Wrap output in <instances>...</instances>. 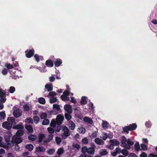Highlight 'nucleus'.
<instances>
[{
  "label": "nucleus",
  "mask_w": 157,
  "mask_h": 157,
  "mask_svg": "<svg viewBox=\"0 0 157 157\" xmlns=\"http://www.w3.org/2000/svg\"><path fill=\"white\" fill-rule=\"evenodd\" d=\"M55 80V77L53 76H50L49 78V81L50 82H53Z\"/></svg>",
  "instance_id": "obj_61"
},
{
  "label": "nucleus",
  "mask_w": 157,
  "mask_h": 157,
  "mask_svg": "<svg viewBox=\"0 0 157 157\" xmlns=\"http://www.w3.org/2000/svg\"><path fill=\"white\" fill-rule=\"evenodd\" d=\"M36 150L38 153L44 152L45 151V148L42 147H38L36 148Z\"/></svg>",
  "instance_id": "obj_15"
},
{
  "label": "nucleus",
  "mask_w": 157,
  "mask_h": 157,
  "mask_svg": "<svg viewBox=\"0 0 157 157\" xmlns=\"http://www.w3.org/2000/svg\"><path fill=\"white\" fill-rule=\"evenodd\" d=\"M15 91V88L13 86H11L9 90V92L11 93H13Z\"/></svg>",
  "instance_id": "obj_52"
},
{
  "label": "nucleus",
  "mask_w": 157,
  "mask_h": 157,
  "mask_svg": "<svg viewBox=\"0 0 157 157\" xmlns=\"http://www.w3.org/2000/svg\"><path fill=\"white\" fill-rule=\"evenodd\" d=\"M6 117L5 113L3 112H0V120L4 119Z\"/></svg>",
  "instance_id": "obj_29"
},
{
  "label": "nucleus",
  "mask_w": 157,
  "mask_h": 157,
  "mask_svg": "<svg viewBox=\"0 0 157 157\" xmlns=\"http://www.w3.org/2000/svg\"><path fill=\"white\" fill-rule=\"evenodd\" d=\"M36 138V136L32 134L29 135L28 136L29 139L32 141H34L35 140Z\"/></svg>",
  "instance_id": "obj_26"
},
{
  "label": "nucleus",
  "mask_w": 157,
  "mask_h": 157,
  "mask_svg": "<svg viewBox=\"0 0 157 157\" xmlns=\"http://www.w3.org/2000/svg\"><path fill=\"white\" fill-rule=\"evenodd\" d=\"M7 73V70L6 68H4L2 71V73L4 75H6Z\"/></svg>",
  "instance_id": "obj_60"
},
{
  "label": "nucleus",
  "mask_w": 157,
  "mask_h": 157,
  "mask_svg": "<svg viewBox=\"0 0 157 157\" xmlns=\"http://www.w3.org/2000/svg\"><path fill=\"white\" fill-rule=\"evenodd\" d=\"M61 99L64 101H68L70 99L69 97H67V96L63 95H62L61 96Z\"/></svg>",
  "instance_id": "obj_30"
},
{
  "label": "nucleus",
  "mask_w": 157,
  "mask_h": 157,
  "mask_svg": "<svg viewBox=\"0 0 157 157\" xmlns=\"http://www.w3.org/2000/svg\"><path fill=\"white\" fill-rule=\"evenodd\" d=\"M23 126L21 124H18L14 126L13 127V129L18 130L23 129Z\"/></svg>",
  "instance_id": "obj_23"
},
{
  "label": "nucleus",
  "mask_w": 157,
  "mask_h": 157,
  "mask_svg": "<svg viewBox=\"0 0 157 157\" xmlns=\"http://www.w3.org/2000/svg\"><path fill=\"white\" fill-rule=\"evenodd\" d=\"M71 113H68L65 114V117L68 120H70L71 118V117L70 115Z\"/></svg>",
  "instance_id": "obj_33"
},
{
  "label": "nucleus",
  "mask_w": 157,
  "mask_h": 157,
  "mask_svg": "<svg viewBox=\"0 0 157 157\" xmlns=\"http://www.w3.org/2000/svg\"><path fill=\"white\" fill-rule=\"evenodd\" d=\"M6 92L2 89H0V97H4L6 95Z\"/></svg>",
  "instance_id": "obj_34"
},
{
  "label": "nucleus",
  "mask_w": 157,
  "mask_h": 157,
  "mask_svg": "<svg viewBox=\"0 0 157 157\" xmlns=\"http://www.w3.org/2000/svg\"><path fill=\"white\" fill-rule=\"evenodd\" d=\"M53 136V135L52 134H50L49 135L48 138V141H50L52 139Z\"/></svg>",
  "instance_id": "obj_63"
},
{
  "label": "nucleus",
  "mask_w": 157,
  "mask_h": 157,
  "mask_svg": "<svg viewBox=\"0 0 157 157\" xmlns=\"http://www.w3.org/2000/svg\"><path fill=\"white\" fill-rule=\"evenodd\" d=\"M100 154L101 155H105L108 154V152L106 149H102L101 150Z\"/></svg>",
  "instance_id": "obj_27"
},
{
  "label": "nucleus",
  "mask_w": 157,
  "mask_h": 157,
  "mask_svg": "<svg viewBox=\"0 0 157 157\" xmlns=\"http://www.w3.org/2000/svg\"><path fill=\"white\" fill-rule=\"evenodd\" d=\"M64 117L61 115H58L56 117V120L53 119L52 120L50 124V126L54 128H56V131L59 132L61 129L60 125L63 120Z\"/></svg>",
  "instance_id": "obj_1"
},
{
  "label": "nucleus",
  "mask_w": 157,
  "mask_h": 157,
  "mask_svg": "<svg viewBox=\"0 0 157 157\" xmlns=\"http://www.w3.org/2000/svg\"><path fill=\"white\" fill-rule=\"evenodd\" d=\"M102 126L104 129H106L108 128V124L107 122L106 121H103Z\"/></svg>",
  "instance_id": "obj_41"
},
{
  "label": "nucleus",
  "mask_w": 157,
  "mask_h": 157,
  "mask_svg": "<svg viewBox=\"0 0 157 157\" xmlns=\"http://www.w3.org/2000/svg\"><path fill=\"white\" fill-rule=\"evenodd\" d=\"M13 115L14 116L17 118L20 117L22 114L21 111L18 109L16 107H14L13 108Z\"/></svg>",
  "instance_id": "obj_4"
},
{
  "label": "nucleus",
  "mask_w": 157,
  "mask_h": 157,
  "mask_svg": "<svg viewBox=\"0 0 157 157\" xmlns=\"http://www.w3.org/2000/svg\"><path fill=\"white\" fill-rule=\"evenodd\" d=\"M141 148L140 150H145L147 149V146L144 144H141L140 145Z\"/></svg>",
  "instance_id": "obj_47"
},
{
  "label": "nucleus",
  "mask_w": 157,
  "mask_h": 157,
  "mask_svg": "<svg viewBox=\"0 0 157 157\" xmlns=\"http://www.w3.org/2000/svg\"><path fill=\"white\" fill-rule=\"evenodd\" d=\"M78 131L80 133L82 134H84L86 132V129L83 127H80L78 128Z\"/></svg>",
  "instance_id": "obj_21"
},
{
  "label": "nucleus",
  "mask_w": 157,
  "mask_h": 157,
  "mask_svg": "<svg viewBox=\"0 0 157 157\" xmlns=\"http://www.w3.org/2000/svg\"><path fill=\"white\" fill-rule=\"evenodd\" d=\"M68 125L70 129L71 130H74L75 126L74 123L71 121H69Z\"/></svg>",
  "instance_id": "obj_14"
},
{
  "label": "nucleus",
  "mask_w": 157,
  "mask_h": 157,
  "mask_svg": "<svg viewBox=\"0 0 157 157\" xmlns=\"http://www.w3.org/2000/svg\"><path fill=\"white\" fill-rule=\"evenodd\" d=\"M81 151L83 154H86L87 152L89 154L93 155L95 152V148L92 147L87 148L86 146H84L82 148Z\"/></svg>",
  "instance_id": "obj_2"
},
{
  "label": "nucleus",
  "mask_w": 157,
  "mask_h": 157,
  "mask_svg": "<svg viewBox=\"0 0 157 157\" xmlns=\"http://www.w3.org/2000/svg\"><path fill=\"white\" fill-rule=\"evenodd\" d=\"M83 120L86 123L90 124H92L93 122L92 119L88 117H85L83 118Z\"/></svg>",
  "instance_id": "obj_16"
},
{
  "label": "nucleus",
  "mask_w": 157,
  "mask_h": 157,
  "mask_svg": "<svg viewBox=\"0 0 157 157\" xmlns=\"http://www.w3.org/2000/svg\"><path fill=\"white\" fill-rule=\"evenodd\" d=\"M22 139L21 137L17 135H14L12 140V143L16 144H19L21 143L22 141Z\"/></svg>",
  "instance_id": "obj_3"
},
{
  "label": "nucleus",
  "mask_w": 157,
  "mask_h": 157,
  "mask_svg": "<svg viewBox=\"0 0 157 157\" xmlns=\"http://www.w3.org/2000/svg\"><path fill=\"white\" fill-rule=\"evenodd\" d=\"M116 152L117 154H120L121 152V150L120 148L117 147L115 149Z\"/></svg>",
  "instance_id": "obj_55"
},
{
  "label": "nucleus",
  "mask_w": 157,
  "mask_h": 157,
  "mask_svg": "<svg viewBox=\"0 0 157 157\" xmlns=\"http://www.w3.org/2000/svg\"><path fill=\"white\" fill-rule=\"evenodd\" d=\"M110 145L112 146H116L120 144L119 142L115 140H109Z\"/></svg>",
  "instance_id": "obj_12"
},
{
  "label": "nucleus",
  "mask_w": 157,
  "mask_h": 157,
  "mask_svg": "<svg viewBox=\"0 0 157 157\" xmlns=\"http://www.w3.org/2000/svg\"><path fill=\"white\" fill-rule=\"evenodd\" d=\"M26 147L29 150L31 151L33 149V146L32 144H29L26 145Z\"/></svg>",
  "instance_id": "obj_36"
},
{
  "label": "nucleus",
  "mask_w": 157,
  "mask_h": 157,
  "mask_svg": "<svg viewBox=\"0 0 157 157\" xmlns=\"http://www.w3.org/2000/svg\"><path fill=\"white\" fill-rule=\"evenodd\" d=\"M45 87L47 89L48 91H50L52 90V86L51 84H46L45 86Z\"/></svg>",
  "instance_id": "obj_18"
},
{
  "label": "nucleus",
  "mask_w": 157,
  "mask_h": 157,
  "mask_svg": "<svg viewBox=\"0 0 157 157\" xmlns=\"http://www.w3.org/2000/svg\"><path fill=\"white\" fill-rule=\"evenodd\" d=\"M126 143L127 144H128V145H127V146H129V147H130L131 146H132L134 144L133 142L130 139H128L127 140Z\"/></svg>",
  "instance_id": "obj_28"
},
{
  "label": "nucleus",
  "mask_w": 157,
  "mask_h": 157,
  "mask_svg": "<svg viewBox=\"0 0 157 157\" xmlns=\"http://www.w3.org/2000/svg\"><path fill=\"white\" fill-rule=\"evenodd\" d=\"M137 126V125L135 124H132L130 125L129 126V130L131 131L135 130Z\"/></svg>",
  "instance_id": "obj_24"
},
{
  "label": "nucleus",
  "mask_w": 157,
  "mask_h": 157,
  "mask_svg": "<svg viewBox=\"0 0 157 157\" xmlns=\"http://www.w3.org/2000/svg\"><path fill=\"white\" fill-rule=\"evenodd\" d=\"M82 142L83 144H87L88 143V139L86 137H85L82 140Z\"/></svg>",
  "instance_id": "obj_42"
},
{
  "label": "nucleus",
  "mask_w": 157,
  "mask_h": 157,
  "mask_svg": "<svg viewBox=\"0 0 157 157\" xmlns=\"http://www.w3.org/2000/svg\"><path fill=\"white\" fill-rule=\"evenodd\" d=\"M147 154L144 152H143L140 155V157H147Z\"/></svg>",
  "instance_id": "obj_64"
},
{
  "label": "nucleus",
  "mask_w": 157,
  "mask_h": 157,
  "mask_svg": "<svg viewBox=\"0 0 157 157\" xmlns=\"http://www.w3.org/2000/svg\"><path fill=\"white\" fill-rule=\"evenodd\" d=\"M47 114L45 113H43L40 115V117L41 119H44L47 117Z\"/></svg>",
  "instance_id": "obj_50"
},
{
  "label": "nucleus",
  "mask_w": 157,
  "mask_h": 157,
  "mask_svg": "<svg viewBox=\"0 0 157 157\" xmlns=\"http://www.w3.org/2000/svg\"><path fill=\"white\" fill-rule=\"evenodd\" d=\"M56 93L54 91H52L49 93L48 95L47 96L48 97H49V96H51L53 97L54 96L56 95Z\"/></svg>",
  "instance_id": "obj_43"
},
{
  "label": "nucleus",
  "mask_w": 157,
  "mask_h": 157,
  "mask_svg": "<svg viewBox=\"0 0 157 157\" xmlns=\"http://www.w3.org/2000/svg\"><path fill=\"white\" fill-rule=\"evenodd\" d=\"M2 125L3 128L8 130L10 129L12 127V124L7 121L4 122L2 123Z\"/></svg>",
  "instance_id": "obj_7"
},
{
  "label": "nucleus",
  "mask_w": 157,
  "mask_h": 157,
  "mask_svg": "<svg viewBox=\"0 0 157 157\" xmlns=\"http://www.w3.org/2000/svg\"><path fill=\"white\" fill-rule=\"evenodd\" d=\"M123 131L126 132L127 133H128V131L129 130V128L128 127L125 126L123 128Z\"/></svg>",
  "instance_id": "obj_51"
},
{
  "label": "nucleus",
  "mask_w": 157,
  "mask_h": 157,
  "mask_svg": "<svg viewBox=\"0 0 157 157\" xmlns=\"http://www.w3.org/2000/svg\"><path fill=\"white\" fill-rule=\"evenodd\" d=\"M25 121L26 122L33 123V121L32 119L30 117H27L25 119Z\"/></svg>",
  "instance_id": "obj_46"
},
{
  "label": "nucleus",
  "mask_w": 157,
  "mask_h": 157,
  "mask_svg": "<svg viewBox=\"0 0 157 157\" xmlns=\"http://www.w3.org/2000/svg\"><path fill=\"white\" fill-rule=\"evenodd\" d=\"M12 136V134L10 132H8L6 133L5 136L4 138L5 140V141L8 142L10 141V138Z\"/></svg>",
  "instance_id": "obj_11"
},
{
  "label": "nucleus",
  "mask_w": 157,
  "mask_h": 157,
  "mask_svg": "<svg viewBox=\"0 0 157 157\" xmlns=\"http://www.w3.org/2000/svg\"><path fill=\"white\" fill-rule=\"evenodd\" d=\"M122 154L125 156H127L128 155V151L126 149L124 148L121 150Z\"/></svg>",
  "instance_id": "obj_22"
},
{
  "label": "nucleus",
  "mask_w": 157,
  "mask_h": 157,
  "mask_svg": "<svg viewBox=\"0 0 157 157\" xmlns=\"http://www.w3.org/2000/svg\"><path fill=\"white\" fill-rule=\"evenodd\" d=\"M38 101L40 103L42 104H44L45 103V100L43 98H40L39 99Z\"/></svg>",
  "instance_id": "obj_35"
},
{
  "label": "nucleus",
  "mask_w": 157,
  "mask_h": 157,
  "mask_svg": "<svg viewBox=\"0 0 157 157\" xmlns=\"http://www.w3.org/2000/svg\"><path fill=\"white\" fill-rule=\"evenodd\" d=\"M72 147H73L76 148V149L77 150H78L80 148L79 145L77 144H73L72 145Z\"/></svg>",
  "instance_id": "obj_49"
},
{
  "label": "nucleus",
  "mask_w": 157,
  "mask_h": 157,
  "mask_svg": "<svg viewBox=\"0 0 157 157\" xmlns=\"http://www.w3.org/2000/svg\"><path fill=\"white\" fill-rule=\"evenodd\" d=\"M64 152V149L63 148H60L57 151L58 155L59 156L60 155Z\"/></svg>",
  "instance_id": "obj_31"
},
{
  "label": "nucleus",
  "mask_w": 157,
  "mask_h": 157,
  "mask_svg": "<svg viewBox=\"0 0 157 157\" xmlns=\"http://www.w3.org/2000/svg\"><path fill=\"white\" fill-rule=\"evenodd\" d=\"M46 65L48 67H52L53 64L52 61L48 60L46 61Z\"/></svg>",
  "instance_id": "obj_25"
},
{
  "label": "nucleus",
  "mask_w": 157,
  "mask_h": 157,
  "mask_svg": "<svg viewBox=\"0 0 157 157\" xmlns=\"http://www.w3.org/2000/svg\"><path fill=\"white\" fill-rule=\"evenodd\" d=\"M23 108L26 111H28L29 109V108L28 105L27 104H25L23 105Z\"/></svg>",
  "instance_id": "obj_56"
},
{
  "label": "nucleus",
  "mask_w": 157,
  "mask_h": 157,
  "mask_svg": "<svg viewBox=\"0 0 157 157\" xmlns=\"http://www.w3.org/2000/svg\"><path fill=\"white\" fill-rule=\"evenodd\" d=\"M97 131L94 132L91 134V136L93 138H95L97 136Z\"/></svg>",
  "instance_id": "obj_57"
},
{
  "label": "nucleus",
  "mask_w": 157,
  "mask_h": 157,
  "mask_svg": "<svg viewBox=\"0 0 157 157\" xmlns=\"http://www.w3.org/2000/svg\"><path fill=\"white\" fill-rule=\"evenodd\" d=\"M56 141L57 144H59L61 142V139L59 137H56Z\"/></svg>",
  "instance_id": "obj_48"
},
{
  "label": "nucleus",
  "mask_w": 157,
  "mask_h": 157,
  "mask_svg": "<svg viewBox=\"0 0 157 157\" xmlns=\"http://www.w3.org/2000/svg\"><path fill=\"white\" fill-rule=\"evenodd\" d=\"M135 149L137 151L140 150V148L138 142H136L134 145Z\"/></svg>",
  "instance_id": "obj_38"
},
{
  "label": "nucleus",
  "mask_w": 157,
  "mask_h": 157,
  "mask_svg": "<svg viewBox=\"0 0 157 157\" xmlns=\"http://www.w3.org/2000/svg\"><path fill=\"white\" fill-rule=\"evenodd\" d=\"M25 128L28 131V132L30 133L33 132V128L30 125H27L25 126Z\"/></svg>",
  "instance_id": "obj_17"
},
{
  "label": "nucleus",
  "mask_w": 157,
  "mask_h": 157,
  "mask_svg": "<svg viewBox=\"0 0 157 157\" xmlns=\"http://www.w3.org/2000/svg\"><path fill=\"white\" fill-rule=\"evenodd\" d=\"M127 139L124 136H123L122 137L121 139V143L122 144V146L125 148L126 149H130L131 148L129 146H127V144L126 143L127 141Z\"/></svg>",
  "instance_id": "obj_6"
},
{
  "label": "nucleus",
  "mask_w": 157,
  "mask_h": 157,
  "mask_svg": "<svg viewBox=\"0 0 157 157\" xmlns=\"http://www.w3.org/2000/svg\"><path fill=\"white\" fill-rule=\"evenodd\" d=\"M64 109L65 111L69 113H72V107L70 105H65L64 106Z\"/></svg>",
  "instance_id": "obj_10"
},
{
  "label": "nucleus",
  "mask_w": 157,
  "mask_h": 157,
  "mask_svg": "<svg viewBox=\"0 0 157 157\" xmlns=\"http://www.w3.org/2000/svg\"><path fill=\"white\" fill-rule=\"evenodd\" d=\"M1 98L0 99V102L1 103H3L5 102L6 101V99L3 98L4 97H0Z\"/></svg>",
  "instance_id": "obj_62"
},
{
  "label": "nucleus",
  "mask_w": 157,
  "mask_h": 157,
  "mask_svg": "<svg viewBox=\"0 0 157 157\" xmlns=\"http://www.w3.org/2000/svg\"><path fill=\"white\" fill-rule=\"evenodd\" d=\"M24 132L22 129L18 130L16 134V135H17L20 137L23 135Z\"/></svg>",
  "instance_id": "obj_20"
},
{
  "label": "nucleus",
  "mask_w": 157,
  "mask_h": 157,
  "mask_svg": "<svg viewBox=\"0 0 157 157\" xmlns=\"http://www.w3.org/2000/svg\"><path fill=\"white\" fill-rule=\"evenodd\" d=\"M53 108L56 109L58 110L60 109V108L59 105L56 104H55L53 105Z\"/></svg>",
  "instance_id": "obj_59"
},
{
  "label": "nucleus",
  "mask_w": 157,
  "mask_h": 157,
  "mask_svg": "<svg viewBox=\"0 0 157 157\" xmlns=\"http://www.w3.org/2000/svg\"><path fill=\"white\" fill-rule=\"evenodd\" d=\"M62 63V62L59 59H57L56 61L55 62V64L56 66L58 67Z\"/></svg>",
  "instance_id": "obj_44"
},
{
  "label": "nucleus",
  "mask_w": 157,
  "mask_h": 157,
  "mask_svg": "<svg viewBox=\"0 0 157 157\" xmlns=\"http://www.w3.org/2000/svg\"><path fill=\"white\" fill-rule=\"evenodd\" d=\"M108 137V136L106 133H104L103 134L102 137V138L104 140H106Z\"/></svg>",
  "instance_id": "obj_54"
},
{
  "label": "nucleus",
  "mask_w": 157,
  "mask_h": 157,
  "mask_svg": "<svg viewBox=\"0 0 157 157\" xmlns=\"http://www.w3.org/2000/svg\"><path fill=\"white\" fill-rule=\"evenodd\" d=\"M7 121L8 122L10 123L11 124H12V126L15 125L16 124L14 118L13 117H8L7 119Z\"/></svg>",
  "instance_id": "obj_13"
},
{
  "label": "nucleus",
  "mask_w": 157,
  "mask_h": 157,
  "mask_svg": "<svg viewBox=\"0 0 157 157\" xmlns=\"http://www.w3.org/2000/svg\"><path fill=\"white\" fill-rule=\"evenodd\" d=\"M48 132L51 134H52L54 132V130L51 127H48L47 128Z\"/></svg>",
  "instance_id": "obj_53"
},
{
  "label": "nucleus",
  "mask_w": 157,
  "mask_h": 157,
  "mask_svg": "<svg viewBox=\"0 0 157 157\" xmlns=\"http://www.w3.org/2000/svg\"><path fill=\"white\" fill-rule=\"evenodd\" d=\"M33 119H34V121L35 122L36 124L37 123L39 122V118L37 116H34V117Z\"/></svg>",
  "instance_id": "obj_58"
},
{
  "label": "nucleus",
  "mask_w": 157,
  "mask_h": 157,
  "mask_svg": "<svg viewBox=\"0 0 157 157\" xmlns=\"http://www.w3.org/2000/svg\"><path fill=\"white\" fill-rule=\"evenodd\" d=\"M34 52L33 50H27L25 51L26 57L28 58L31 57L34 54Z\"/></svg>",
  "instance_id": "obj_8"
},
{
  "label": "nucleus",
  "mask_w": 157,
  "mask_h": 157,
  "mask_svg": "<svg viewBox=\"0 0 157 157\" xmlns=\"http://www.w3.org/2000/svg\"><path fill=\"white\" fill-rule=\"evenodd\" d=\"M55 150L54 149H49L47 150V152L49 155H52L55 152Z\"/></svg>",
  "instance_id": "obj_32"
},
{
  "label": "nucleus",
  "mask_w": 157,
  "mask_h": 157,
  "mask_svg": "<svg viewBox=\"0 0 157 157\" xmlns=\"http://www.w3.org/2000/svg\"><path fill=\"white\" fill-rule=\"evenodd\" d=\"M63 133L62 135V137L63 138L65 139L70 135L69 130L67 127H65L63 128Z\"/></svg>",
  "instance_id": "obj_5"
},
{
  "label": "nucleus",
  "mask_w": 157,
  "mask_h": 157,
  "mask_svg": "<svg viewBox=\"0 0 157 157\" xmlns=\"http://www.w3.org/2000/svg\"><path fill=\"white\" fill-rule=\"evenodd\" d=\"M80 102L81 104L82 105H85L86 103V98L85 97H83L82 98Z\"/></svg>",
  "instance_id": "obj_40"
},
{
  "label": "nucleus",
  "mask_w": 157,
  "mask_h": 157,
  "mask_svg": "<svg viewBox=\"0 0 157 157\" xmlns=\"http://www.w3.org/2000/svg\"><path fill=\"white\" fill-rule=\"evenodd\" d=\"M5 66L8 69H12L13 67V66L12 65L7 63L5 64Z\"/></svg>",
  "instance_id": "obj_45"
},
{
  "label": "nucleus",
  "mask_w": 157,
  "mask_h": 157,
  "mask_svg": "<svg viewBox=\"0 0 157 157\" xmlns=\"http://www.w3.org/2000/svg\"><path fill=\"white\" fill-rule=\"evenodd\" d=\"M49 124V121L48 119L44 120L42 122V124L44 125H47Z\"/></svg>",
  "instance_id": "obj_39"
},
{
  "label": "nucleus",
  "mask_w": 157,
  "mask_h": 157,
  "mask_svg": "<svg viewBox=\"0 0 157 157\" xmlns=\"http://www.w3.org/2000/svg\"><path fill=\"white\" fill-rule=\"evenodd\" d=\"M94 142L97 144L103 145L104 144V142L99 138H96L94 140Z\"/></svg>",
  "instance_id": "obj_9"
},
{
  "label": "nucleus",
  "mask_w": 157,
  "mask_h": 157,
  "mask_svg": "<svg viewBox=\"0 0 157 157\" xmlns=\"http://www.w3.org/2000/svg\"><path fill=\"white\" fill-rule=\"evenodd\" d=\"M57 100L56 97H52L50 99V102L51 103H52L57 101Z\"/></svg>",
  "instance_id": "obj_37"
},
{
  "label": "nucleus",
  "mask_w": 157,
  "mask_h": 157,
  "mask_svg": "<svg viewBox=\"0 0 157 157\" xmlns=\"http://www.w3.org/2000/svg\"><path fill=\"white\" fill-rule=\"evenodd\" d=\"M45 138L44 135L43 134H40L38 136V138H39V143L42 142V141H43V139Z\"/></svg>",
  "instance_id": "obj_19"
}]
</instances>
